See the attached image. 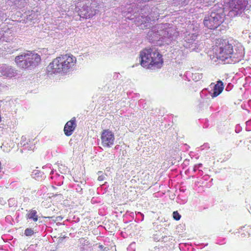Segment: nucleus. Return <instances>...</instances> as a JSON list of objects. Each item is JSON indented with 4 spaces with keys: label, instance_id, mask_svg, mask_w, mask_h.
<instances>
[{
    "label": "nucleus",
    "instance_id": "6",
    "mask_svg": "<svg viewBox=\"0 0 251 251\" xmlns=\"http://www.w3.org/2000/svg\"><path fill=\"white\" fill-rule=\"evenodd\" d=\"M101 144L104 147L109 148L114 144L115 137L114 133L109 129L102 131L100 136Z\"/></svg>",
    "mask_w": 251,
    "mask_h": 251
},
{
    "label": "nucleus",
    "instance_id": "9",
    "mask_svg": "<svg viewBox=\"0 0 251 251\" xmlns=\"http://www.w3.org/2000/svg\"><path fill=\"white\" fill-rule=\"evenodd\" d=\"M76 126V120L73 117L65 124L64 127V134L67 136H71Z\"/></svg>",
    "mask_w": 251,
    "mask_h": 251
},
{
    "label": "nucleus",
    "instance_id": "4",
    "mask_svg": "<svg viewBox=\"0 0 251 251\" xmlns=\"http://www.w3.org/2000/svg\"><path fill=\"white\" fill-rule=\"evenodd\" d=\"M248 4V0H229L226 6L229 10V14L231 17H235L241 14Z\"/></svg>",
    "mask_w": 251,
    "mask_h": 251
},
{
    "label": "nucleus",
    "instance_id": "17",
    "mask_svg": "<svg viewBox=\"0 0 251 251\" xmlns=\"http://www.w3.org/2000/svg\"><path fill=\"white\" fill-rule=\"evenodd\" d=\"M104 178V176H99L98 178V180L99 181H102L103 180Z\"/></svg>",
    "mask_w": 251,
    "mask_h": 251
},
{
    "label": "nucleus",
    "instance_id": "16",
    "mask_svg": "<svg viewBox=\"0 0 251 251\" xmlns=\"http://www.w3.org/2000/svg\"><path fill=\"white\" fill-rule=\"evenodd\" d=\"M173 218L176 221H178L179 220H180V219L181 218V215L179 214V213L177 211H174L173 212Z\"/></svg>",
    "mask_w": 251,
    "mask_h": 251
},
{
    "label": "nucleus",
    "instance_id": "1",
    "mask_svg": "<svg viewBox=\"0 0 251 251\" xmlns=\"http://www.w3.org/2000/svg\"><path fill=\"white\" fill-rule=\"evenodd\" d=\"M217 44L218 58L219 59L227 63H236L242 59V47L236 40L220 39Z\"/></svg>",
    "mask_w": 251,
    "mask_h": 251
},
{
    "label": "nucleus",
    "instance_id": "5",
    "mask_svg": "<svg viewBox=\"0 0 251 251\" xmlns=\"http://www.w3.org/2000/svg\"><path fill=\"white\" fill-rule=\"evenodd\" d=\"M223 22V14L212 12L210 16L205 17L203 24L208 28L215 29Z\"/></svg>",
    "mask_w": 251,
    "mask_h": 251
},
{
    "label": "nucleus",
    "instance_id": "8",
    "mask_svg": "<svg viewBox=\"0 0 251 251\" xmlns=\"http://www.w3.org/2000/svg\"><path fill=\"white\" fill-rule=\"evenodd\" d=\"M26 56L31 68L38 66L41 61L40 55L34 51H26Z\"/></svg>",
    "mask_w": 251,
    "mask_h": 251
},
{
    "label": "nucleus",
    "instance_id": "11",
    "mask_svg": "<svg viewBox=\"0 0 251 251\" xmlns=\"http://www.w3.org/2000/svg\"><path fill=\"white\" fill-rule=\"evenodd\" d=\"M224 84L222 81L219 80L215 85L213 89V93L212 95V97H216L219 95L224 90Z\"/></svg>",
    "mask_w": 251,
    "mask_h": 251
},
{
    "label": "nucleus",
    "instance_id": "15",
    "mask_svg": "<svg viewBox=\"0 0 251 251\" xmlns=\"http://www.w3.org/2000/svg\"><path fill=\"white\" fill-rule=\"evenodd\" d=\"M24 233L26 236H29L34 234V231L31 228H27L25 229Z\"/></svg>",
    "mask_w": 251,
    "mask_h": 251
},
{
    "label": "nucleus",
    "instance_id": "7",
    "mask_svg": "<svg viewBox=\"0 0 251 251\" xmlns=\"http://www.w3.org/2000/svg\"><path fill=\"white\" fill-rule=\"evenodd\" d=\"M15 62L18 67L25 69L28 70L31 69L29 65L27 57L26 56V51L17 56L15 58Z\"/></svg>",
    "mask_w": 251,
    "mask_h": 251
},
{
    "label": "nucleus",
    "instance_id": "12",
    "mask_svg": "<svg viewBox=\"0 0 251 251\" xmlns=\"http://www.w3.org/2000/svg\"><path fill=\"white\" fill-rule=\"evenodd\" d=\"M151 19L148 17V16L142 15L137 18V22L138 23L139 25H143L144 27H147V25H145V24L149 23Z\"/></svg>",
    "mask_w": 251,
    "mask_h": 251
},
{
    "label": "nucleus",
    "instance_id": "14",
    "mask_svg": "<svg viewBox=\"0 0 251 251\" xmlns=\"http://www.w3.org/2000/svg\"><path fill=\"white\" fill-rule=\"evenodd\" d=\"M23 146L25 149L31 151L34 150L35 148V144L33 143V140H29L28 142H27L26 144H24Z\"/></svg>",
    "mask_w": 251,
    "mask_h": 251
},
{
    "label": "nucleus",
    "instance_id": "3",
    "mask_svg": "<svg viewBox=\"0 0 251 251\" xmlns=\"http://www.w3.org/2000/svg\"><path fill=\"white\" fill-rule=\"evenodd\" d=\"M76 62V57L72 54H63L54 58L48 69L53 73H68L73 69Z\"/></svg>",
    "mask_w": 251,
    "mask_h": 251
},
{
    "label": "nucleus",
    "instance_id": "2",
    "mask_svg": "<svg viewBox=\"0 0 251 251\" xmlns=\"http://www.w3.org/2000/svg\"><path fill=\"white\" fill-rule=\"evenodd\" d=\"M139 58L141 66L147 69H160L164 63L162 54L155 48L149 47L143 49L140 52Z\"/></svg>",
    "mask_w": 251,
    "mask_h": 251
},
{
    "label": "nucleus",
    "instance_id": "13",
    "mask_svg": "<svg viewBox=\"0 0 251 251\" xmlns=\"http://www.w3.org/2000/svg\"><path fill=\"white\" fill-rule=\"evenodd\" d=\"M26 218L29 219H32L34 222H37L38 219V216L36 210L31 209L29 210L26 215Z\"/></svg>",
    "mask_w": 251,
    "mask_h": 251
},
{
    "label": "nucleus",
    "instance_id": "10",
    "mask_svg": "<svg viewBox=\"0 0 251 251\" xmlns=\"http://www.w3.org/2000/svg\"><path fill=\"white\" fill-rule=\"evenodd\" d=\"M1 75L9 77H12L17 75V70L5 65L0 68Z\"/></svg>",
    "mask_w": 251,
    "mask_h": 251
}]
</instances>
